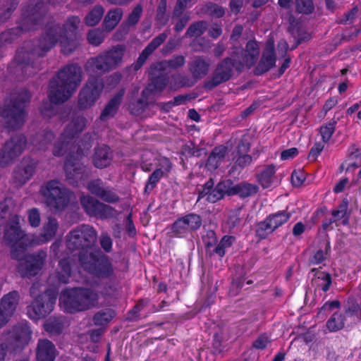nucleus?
<instances>
[{"label": "nucleus", "mask_w": 361, "mask_h": 361, "mask_svg": "<svg viewBox=\"0 0 361 361\" xmlns=\"http://www.w3.org/2000/svg\"><path fill=\"white\" fill-rule=\"evenodd\" d=\"M90 192L109 203H115L119 201V197L99 178L88 182L87 185Z\"/></svg>", "instance_id": "16"}, {"label": "nucleus", "mask_w": 361, "mask_h": 361, "mask_svg": "<svg viewBox=\"0 0 361 361\" xmlns=\"http://www.w3.org/2000/svg\"><path fill=\"white\" fill-rule=\"evenodd\" d=\"M208 27V23L205 20H199L192 23L188 27L185 33V37H200L201 36Z\"/></svg>", "instance_id": "40"}, {"label": "nucleus", "mask_w": 361, "mask_h": 361, "mask_svg": "<svg viewBox=\"0 0 361 361\" xmlns=\"http://www.w3.org/2000/svg\"><path fill=\"white\" fill-rule=\"evenodd\" d=\"M226 152L227 148L225 146L220 145L214 147L207 159L206 166L208 169H216L219 163L224 159Z\"/></svg>", "instance_id": "32"}, {"label": "nucleus", "mask_w": 361, "mask_h": 361, "mask_svg": "<svg viewBox=\"0 0 361 361\" xmlns=\"http://www.w3.org/2000/svg\"><path fill=\"white\" fill-rule=\"evenodd\" d=\"M18 0H4L0 6V25L6 22L17 8Z\"/></svg>", "instance_id": "36"}, {"label": "nucleus", "mask_w": 361, "mask_h": 361, "mask_svg": "<svg viewBox=\"0 0 361 361\" xmlns=\"http://www.w3.org/2000/svg\"><path fill=\"white\" fill-rule=\"evenodd\" d=\"M142 6L140 4H137L128 16L126 20L127 25L128 26H133L136 25L139 22V20L142 13Z\"/></svg>", "instance_id": "58"}, {"label": "nucleus", "mask_w": 361, "mask_h": 361, "mask_svg": "<svg viewBox=\"0 0 361 361\" xmlns=\"http://www.w3.org/2000/svg\"><path fill=\"white\" fill-rule=\"evenodd\" d=\"M190 231L197 230L202 225V217L196 214H188L182 216Z\"/></svg>", "instance_id": "47"}, {"label": "nucleus", "mask_w": 361, "mask_h": 361, "mask_svg": "<svg viewBox=\"0 0 361 361\" xmlns=\"http://www.w3.org/2000/svg\"><path fill=\"white\" fill-rule=\"evenodd\" d=\"M123 16V10L121 8H114L108 11L104 17L102 25L108 31L112 30L119 23Z\"/></svg>", "instance_id": "35"}, {"label": "nucleus", "mask_w": 361, "mask_h": 361, "mask_svg": "<svg viewBox=\"0 0 361 361\" xmlns=\"http://www.w3.org/2000/svg\"><path fill=\"white\" fill-rule=\"evenodd\" d=\"M60 303L71 314L91 309L98 304L99 295L91 288H78L64 290Z\"/></svg>", "instance_id": "6"}, {"label": "nucleus", "mask_w": 361, "mask_h": 361, "mask_svg": "<svg viewBox=\"0 0 361 361\" xmlns=\"http://www.w3.org/2000/svg\"><path fill=\"white\" fill-rule=\"evenodd\" d=\"M82 78V68L77 63L67 64L60 69L57 78H53L49 82L50 102L54 104L66 102L80 86Z\"/></svg>", "instance_id": "3"}, {"label": "nucleus", "mask_w": 361, "mask_h": 361, "mask_svg": "<svg viewBox=\"0 0 361 361\" xmlns=\"http://www.w3.org/2000/svg\"><path fill=\"white\" fill-rule=\"evenodd\" d=\"M59 271L56 272V277L60 283H68L71 274V265L68 260L62 259L59 262Z\"/></svg>", "instance_id": "43"}, {"label": "nucleus", "mask_w": 361, "mask_h": 361, "mask_svg": "<svg viewBox=\"0 0 361 361\" xmlns=\"http://www.w3.org/2000/svg\"><path fill=\"white\" fill-rule=\"evenodd\" d=\"M276 57L274 47H267L253 72L255 75H262L275 66Z\"/></svg>", "instance_id": "21"}, {"label": "nucleus", "mask_w": 361, "mask_h": 361, "mask_svg": "<svg viewBox=\"0 0 361 361\" xmlns=\"http://www.w3.org/2000/svg\"><path fill=\"white\" fill-rule=\"evenodd\" d=\"M258 186L247 182H242L238 184H234L231 180L229 184V195H238L241 198H246L255 195L258 192Z\"/></svg>", "instance_id": "25"}, {"label": "nucleus", "mask_w": 361, "mask_h": 361, "mask_svg": "<svg viewBox=\"0 0 361 361\" xmlns=\"http://www.w3.org/2000/svg\"><path fill=\"white\" fill-rule=\"evenodd\" d=\"M43 327L50 336H59L64 329V317H50L45 320Z\"/></svg>", "instance_id": "29"}, {"label": "nucleus", "mask_w": 361, "mask_h": 361, "mask_svg": "<svg viewBox=\"0 0 361 361\" xmlns=\"http://www.w3.org/2000/svg\"><path fill=\"white\" fill-rule=\"evenodd\" d=\"M29 224L32 227H38L41 222L40 213L37 208H32L27 212Z\"/></svg>", "instance_id": "61"}, {"label": "nucleus", "mask_w": 361, "mask_h": 361, "mask_svg": "<svg viewBox=\"0 0 361 361\" xmlns=\"http://www.w3.org/2000/svg\"><path fill=\"white\" fill-rule=\"evenodd\" d=\"M99 242L101 247L105 252H109L111 250L112 240L107 233H102L101 234L99 238Z\"/></svg>", "instance_id": "64"}, {"label": "nucleus", "mask_w": 361, "mask_h": 361, "mask_svg": "<svg viewBox=\"0 0 361 361\" xmlns=\"http://www.w3.org/2000/svg\"><path fill=\"white\" fill-rule=\"evenodd\" d=\"M113 159V153L106 145L99 146L95 148L93 156V164L98 169H104L110 165Z\"/></svg>", "instance_id": "24"}, {"label": "nucleus", "mask_w": 361, "mask_h": 361, "mask_svg": "<svg viewBox=\"0 0 361 361\" xmlns=\"http://www.w3.org/2000/svg\"><path fill=\"white\" fill-rule=\"evenodd\" d=\"M46 204L56 210H63L70 201L68 190L61 186L57 180H51L42 188Z\"/></svg>", "instance_id": "10"}, {"label": "nucleus", "mask_w": 361, "mask_h": 361, "mask_svg": "<svg viewBox=\"0 0 361 361\" xmlns=\"http://www.w3.org/2000/svg\"><path fill=\"white\" fill-rule=\"evenodd\" d=\"M167 2L166 0H160L157 8L156 20L165 25L168 22L166 16Z\"/></svg>", "instance_id": "54"}, {"label": "nucleus", "mask_w": 361, "mask_h": 361, "mask_svg": "<svg viewBox=\"0 0 361 361\" xmlns=\"http://www.w3.org/2000/svg\"><path fill=\"white\" fill-rule=\"evenodd\" d=\"M80 23L78 17L71 16L63 25L56 22L48 23L44 32L33 42L32 48L18 51L16 54V71H21L24 78L35 74L40 69L37 59L43 57L59 42L63 54L73 53L78 46L76 31Z\"/></svg>", "instance_id": "1"}, {"label": "nucleus", "mask_w": 361, "mask_h": 361, "mask_svg": "<svg viewBox=\"0 0 361 361\" xmlns=\"http://www.w3.org/2000/svg\"><path fill=\"white\" fill-rule=\"evenodd\" d=\"M171 231L176 235H183L190 231L182 217L177 219L172 224Z\"/></svg>", "instance_id": "60"}, {"label": "nucleus", "mask_w": 361, "mask_h": 361, "mask_svg": "<svg viewBox=\"0 0 361 361\" xmlns=\"http://www.w3.org/2000/svg\"><path fill=\"white\" fill-rule=\"evenodd\" d=\"M290 214L285 212H279L275 214L269 215V220L272 222L274 229H276L283 224L286 222L290 218Z\"/></svg>", "instance_id": "51"}, {"label": "nucleus", "mask_w": 361, "mask_h": 361, "mask_svg": "<svg viewBox=\"0 0 361 361\" xmlns=\"http://www.w3.org/2000/svg\"><path fill=\"white\" fill-rule=\"evenodd\" d=\"M164 172L161 169H156L149 177L147 183L145 186V190L147 192L151 191L156 186L157 183L159 179L163 177Z\"/></svg>", "instance_id": "59"}, {"label": "nucleus", "mask_w": 361, "mask_h": 361, "mask_svg": "<svg viewBox=\"0 0 361 361\" xmlns=\"http://www.w3.org/2000/svg\"><path fill=\"white\" fill-rule=\"evenodd\" d=\"M11 246V255L13 259L20 260L25 257L27 243L25 240L20 241L18 244H9Z\"/></svg>", "instance_id": "49"}, {"label": "nucleus", "mask_w": 361, "mask_h": 361, "mask_svg": "<svg viewBox=\"0 0 361 361\" xmlns=\"http://www.w3.org/2000/svg\"><path fill=\"white\" fill-rule=\"evenodd\" d=\"M104 13V8L100 5H96L87 14L85 18V23L87 26H94L101 20Z\"/></svg>", "instance_id": "41"}, {"label": "nucleus", "mask_w": 361, "mask_h": 361, "mask_svg": "<svg viewBox=\"0 0 361 361\" xmlns=\"http://www.w3.org/2000/svg\"><path fill=\"white\" fill-rule=\"evenodd\" d=\"M149 97H143L138 99L135 102H132L129 104V109L131 114L138 116L140 115L144 111L148 104Z\"/></svg>", "instance_id": "48"}, {"label": "nucleus", "mask_w": 361, "mask_h": 361, "mask_svg": "<svg viewBox=\"0 0 361 361\" xmlns=\"http://www.w3.org/2000/svg\"><path fill=\"white\" fill-rule=\"evenodd\" d=\"M66 246L71 251L92 248L97 242V233L95 229L86 224L77 226L66 236Z\"/></svg>", "instance_id": "8"}, {"label": "nucleus", "mask_w": 361, "mask_h": 361, "mask_svg": "<svg viewBox=\"0 0 361 361\" xmlns=\"http://www.w3.org/2000/svg\"><path fill=\"white\" fill-rule=\"evenodd\" d=\"M344 316L335 312L326 322V327L330 331H337L344 326Z\"/></svg>", "instance_id": "45"}, {"label": "nucleus", "mask_w": 361, "mask_h": 361, "mask_svg": "<svg viewBox=\"0 0 361 361\" xmlns=\"http://www.w3.org/2000/svg\"><path fill=\"white\" fill-rule=\"evenodd\" d=\"M80 204L86 213L90 216L106 219L112 215L113 208L111 206L99 202L92 196L81 197Z\"/></svg>", "instance_id": "15"}, {"label": "nucleus", "mask_w": 361, "mask_h": 361, "mask_svg": "<svg viewBox=\"0 0 361 361\" xmlns=\"http://www.w3.org/2000/svg\"><path fill=\"white\" fill-rule=\"evenodd\" d=\"M59 227L57 220L52 216H49L47 221L44 224L42 237L44 242L51 240L56 235Z\"/></svg>", "instance_id": "37"}, {"label": "nucleus", "mask_w": 361, "mask_h": 361, "mask_svg": "<svg viewBox=\"0 0 361 361\" xmlns=\"http://www.w3.org/2000/svg\"><path fill=\"white\" fill-rule=\"evenodd\" d=\"M99 257L87 250H81L79 252V262L81 267L90 273Z\"/></svg>", "instance_id": "38"}, {"label": "nucleus", "mask_w": 361, "mask_h": 361, "mask_svg": "<svg viewBox=\"0 0 361 361\" xmlns=\"http://www.w3.org/2000/svg\"><path fill=\"white\" fill-rule=\"evenodd\" d=\"M348 206V201L346 199H343L341 204L338 205V209L334 210L332 212V215L337 218V219L345 217L347 212Z\"/></svg>", "instance_id": "62"}, {"label": "nucleus", "mask_w": 361, "mask_h": 361, "mask_svg": "<svg viewBox=\"0 0 361 361\" xmlns=\"http://www.w3.org/2000/svg\"><path fill=\"white\" fill-rule=\"evenodd\" d=\"M66 178L71 183H75L82 178L85 166L79 162H67L64 166Z\"/></svg>", "instance_id": "31"}, {"label": "nucleus", "mask_w": 361, "mask_h": 361, "mask_svg": "<svg viewBox=\"0 0 361 361\" xmlns=\"http://www.w3.org/2000/svg\"><path fill=\"white\" fill-rule=\"evenodd\" d=\"M126 49L124 45L118 44L90 59L87 63V70L95 73L104 74L116 69L121 65Z\"/></svg>", "instance_id": "7"}, {"label": "nucleus", "mask_w": 361, "mask_h": 361, "mask_svg": "<svg viewBox=\"0 0 361 361\" xmlns=\"http://www.w3.org/2000/svg\"><path fill=\"white\" fill-rule=\"evenodd\" d=\"M190 20V17L188 14L185 13L183 16L180 18L176 19L175 22V26H174V30L176 32H181L185 27L187 25L188 22Z\"/></svg>", "instance_id": "63"}, {"label": "nucleus", "mask_w": 361, "mask_h": 361, "mask_svg": "<svg viewBox=\"0 0 361 361\" xmlns=\"http://www.w3.org/2000/svg\"><path fill=\"white\" fill-rule=\"evenodd\" d=\"M50 0H30L23 12L20 25L8 29L0 34V47L11 44L23 32L31 30L42 24L49 11Z\"/></svg>", "instance_id": "4"}, {"label": "nucleus", "mask_w": 361, "mask_h": 361, "mask_svg": "<svg viewBox=\"0 0 361 361\" xmlns=\"http://www.w3.org/2000/svg\"><path fill=\"white\" fill-rule=\"evenodd\" d=\"M167 37L168 33L166 31L154 37L140 54L137 61L134 64V70H139L145 63L149 56L166 39Z\"/></svg>", "instance_id": "20"}, {"label": "nucleus", "mask_w": 361, "mask_h": 361, "mask_svg": "<svg viewBox=\"0 0 361 361\" xmlns=\"http://www.w3.org/2000/svg\"><path fill=\"white\" fill-rule=\"evenodd\" d=\"M87 37L90 44L98 46L103 42L105 36L104 32L101 30L94 29L89 31Z\"/></svg>", "instance_id": "53"}, {"label": "nucleus", "mask_w": 361, "mask_h": 361, "mask_svg": "<svg viewBox=\"0 0 361 361\" xmlns=\"http://www.w3.org/2000/svg\"><path fill=\"white\" fill-rule=\"evenodd\" d=\"M85 125L86 118L85 117L82 116H74L62 133V137H66L68 140H72L84 130Z\"/></svg>", "instance_id": "26"}, {"label": "nucleus", "mask_w": 361, "mask_h": 361, "mask_svg": "<svg viewBox=\"0 0 361 361\" xmlns=\"http://www.w3.org/2000/svg\"><path fill=\"white\" fill-rule=\"evenodd\" d=\"M54 139V133L49 130L37 133L32 139V144L39 149H46Z\"/></svg>", "instance_id": "34"}, {"label": "nucleus", "mask_w": 361, "mask_h": 361, "mask_svg": "<svg viewBox=\"0 0 361 361\" xmlns=\"http://www.w3.org/2000/svg\"><path fill=\"white\" fill-rule=\"evenodd\" d=\"M205 11L214 18H221L225 15L224 8L213 2H208L205 4Z\"/></svg>", "instance_id": "56"}, {"label": "nucleus", "mask_w": 361, "mask_h": 361, "mask_svg": "<svg viewBox=\"0 0 361 361\" xmlns=\"http://www.w3.org/2000/svg\"><path fill=\"white\" fill-rule=\"evenodd\" d=\"M47 258V252L42 250L27 255L18 265V271L22 277L31 278L42 270Z\"/></svg>", "instance_id": "13"}, {"label": "nucleus", "mask_w": 361, "mask_h": 361, "mask_svg": "<svg viewBox=\"0 0 361 361\" xmlns=\"http://www.w3.org/2000/svg\"><path fill=\"white\" fill-rule=\"evenodd\" d=\"M27 144L23 134L16 135L8 140L0 151V166H6L12 163L23 152Z\"/></svg>", "instance_id": "12"}, {"label": "nucleus", "mask_w": 361, "mask_h": 361, "mask_svg": "<svg viewBox=\"0 0 361 361\" xmlns=\"http://www.w3.org/2000/svg\"><path fill=\"white\" fill-rule=\"evenodd\" d=\"M259 54V45L255 41H248L245 49L235 47L230 56L226 57L217 63L212 76L204 82L203 87L210 91L230 80L235 71L240 73L245 66L250 68L255 63Z\"/></svg>", "instance_id": "2"}, {"label": "nucleus", "mask_w": 361, "mask_h": 361, "mask_svg": "<svg viewBox=\"0 0 361 361\" xmlns=\"http://www.w3.org/2000/svg\"><path fill=\"white\" fill-rule=\"evenodd\" d=\"M330 243L329 242H326L325 245V250H323L322 249L317 250L314 255L310 258L309 262L310 264H318L322 262L325 259V255H327L330 252Z\"/></svg>", "instance_id": "55"}, {"label": "nucleus", "mask_w": 361, "mask_h": 361, "mask_svg": "<svg viewBox=\"0 0 361 361\" xmlns=\"http://www.w3.org/2000/svg\"><path fill=\"white\" fill-rule=\"evenodd\" d=\"M104 88L101 80L92 77L88 79L78 95V106L80 109H87L94 104Z\"/></svg>", "instance_id": "11"}, {"label": "nucleus", "mask_w": 361, "mask_h": 361, "mask_svg": "<svg viewBox=\"0 0 361 361\" xmlns=\"http://www.w3.org/2000/svg\"><path fill=\"white\" fill-rule=\"evenodd\" d=\"M30 98V92L22 89L13 91L5 99L1 116L7 128L16 130L23 125L26 116L25 109Z\"/></svg>", "instance_id": "5"}, {"label": "nucleus", "mask_w": 361, "mask_h": 361, "mask_svg": "<svg viewBox=\"0 0 361 361\" xmlns=\"http://www.w3.org/2000/svg\"><path fill=\"white\" fill-rule=\"evenodd\" d=\"M56 300V292L54 289L45 290L27 307L28 317L33 320L45 317L52 312Z\"/></svg>", "instance_id": "9"}, {"label": "nucleus", "mask_w": 361, "mask_h": 361, "mask_svg": "<svg viewBox=\"0 0 361 361\" xmlns=\"http://www.w3.org/2000/svg\"><path fill=\"white\" fill-rule=\"evenodd\" d=\"M296 11L308 15L313 13L314 6L312 0H295Z\"/></svg>", "instance_id": "50"}, {"label": "nucleus", "mask_w": 361, "mask_h": 361, "mask_svg": "<svg viewBox=\"0 0 361 361\" xmlns=\"http://www.w3.org/2000/svg\"><path fill=\"white\" fill-rule=\"evenodd\" d=\"M32 331L27 324L21 323L14 326L9 332L8 339L16 348L27 345L31 338Z\"/></svg>", "instance_id": "18"}, {"label": "nucleus", "mask_w": 361, "mask_h": 361, "mask_svg": "<svg viewBox=\"0 0 361 361\" xmlns=\"http://www.w3.org/2000/svg\"><path fill=\"white\" fill-rule=\"evenodd\" d=\"M90 274L99 279H105L114 275V269L109 259L102 256L98 257Z\"/></svg>", "instance_id": "23"}, {"label": "nucleus", "mask_w": 361, "mask_h": 361, "mask_svg": "<svg viewBox=\"0 0 361 361\" xmlns=\"http://www.w3.org/2000/svg\"><path fill=\"white\" fill-rule=\"evenodd\" d=\"M38 161L35 159L24 158L13 171V180L18 186L25 184L35 173Z\"/></svg>", "instance_id": "17"}, {"label": "nucleus", "mask_w": 361, "mask_h": 361, "mask_svg": "<svg viewBox=\"0 0 361 361\" xmlns=\"http://www.w3.org/2000/svg\"><path fill=\"white\" fill-rule=\"evenodd\" d=\"M211 61L203 56H196L188 64V71L192 78L199 80L204 78L209 73Z\"/></svg>", "instance_id": "19"}, {"label": "nucleus", "mask_w": 361, "mask_h": 361, "mask_svg": "<svg viewBox=\"0 0 361 361\" xmlns=\"http://www.w3.org/2000/svg\"><path fill=\"white\" fill-rule=\"evenodd\" d=\"M185 63V58L182 55H174L169 60H164L161 62L156 63L161 66V68L166 71L167 67L172 69H177L183 66Z\"/></svg>", "instance_id": "44"}, {"label": "nucleus", "mask_w": 361, "mask_h": 361, "mask_svg": "<svg viewBox=\"0 0 361 361\" xmlns=\"http://www.w3.org/2000/svg\"><path fill=\"white\" fill-rule=\"evenodd\" d=\"M19 302V294L13 290L5 295L1 300L0 310L10 317L14 314Z\"/></svg>", "instance_id": "27"}, {"label": "nucleus", "mask_w": 361, "mask_h": 361, "mask_svg": "<svg viewBox=\"0 0 361 361\" xmlns=\"http://www.w3.org/2000/svg\"><path fill=\"white\" fill-rule=\"evenodd\" d=\"M229 184L231 180H226L217 184V185L211 190L207 200L209 202L214 203L224 197L225 195H229Z\"/></svg>", "instance_id": "33"}, {"label": "nucleus", "mask_w": 361, "mask_h": 361, "mask_svg": "<svg viewBox=\"0 0 361 361\" xmlns=\"http://www.w3.org/2000/svg\"><path fill=\"white\" fill-rule=\"evenodd\" d=\"M160 65L153 63L148 71V77L150 82L142 91L143 97H150L155 92L163 91L169 83V77L166 71L161 68Z\"/></svg>", "instance_id": "14"}, {"label": "nucleus", "mask_w": 361, "mask_h": 361, "mask_svg": "<svg viewBox=\"0 0 361 361\" xmlns=\"http://www.w3.org/2000/svg\"><path fill=\"white\" fill-rule=\"evenodd\" d=\"M336 121H331L327 124L321 126L320 128V133L322 137V140L324 142H327L331 137L333 133L335 131V126L336 124Z\"/></svg>", "instance_id": "57"}, {"label": "nucleus", "mask_w": 361, "mask_h": 361, "mask_svg": "<svg viewBox=\"0 0 361 361\" xmlns=\"http://www.w3.org/2000/svg\"><path fill=\"white\" fill-rule=\"evenodd\" d=\"M272 226V222L269 220V216H267L264 221L257 224L256 235L261 239L266 238L269 233H272L275 230Z\"/></svg>", "instance_id": "46"}, {"label": "nucleus", "mask_w": 361, "mask_h": 361, "mask_svg": "<svg viewBox=\"0 0 361 361\" xmlns=\"http://www.w3.org/2000/svg\"><path fill=\"white\" fill-rule=\"evenodd\" d=\"M24 237V232L18 222H11L5 229L4 238L8 244H18L20 241L25 240Z\"/></svg>", "instance_id": "30"}, {"label": "nucleus", "mask_w": 361, "mask_h": 361, "mask_svg": "<svg viewBox=\"0 0 361 361\" xmlns=\"http://www.w3.org/2000/svg\"><path fill=\"white\" fill-rule=\"evenodd\" d=\"M275 173L276 169L273 164L266 166L262 172L257 175L258 182L264 188H269L272 183Z\"/></svg>", "instance_id": "39"}, {"label": "nucleus", "mask_w": 361, "mask_h": 361, "mask_svg": "<svg viewBox=\"0 0 361 361\" xmlns=\"http://www.w3.org/2000/svg\"><path fill=\"white\" fill-rule=\"evenodd\" d=\"M56 349L54 344L48 339H39L36 349L37 361H54Z\"/></svg>", "instance_id": "22"}, {"label": "nucleus", "mask_w": 361, "mask_h": 361, "mask_svg": "<svg viewBox=\"0 0 361 361\" xmlns=\"http://www.w3.org/2000/svg\"><path fill=\"white\" fill-rule=\"evenodd\" d=\"M115 316L112 309H104L97 312L93 317V322L97 326H103L108 324Z\"/></svg>", "instance_id": "42"}, {"label": "nucleus", "mask_w": 361, "mask_h": 361, "mask_svg": "<svg viewBox=\"0 0 361 361\" xmlns=\"http://www.w3.org/2000/svg\"><path fill=\"white\" fill-rule=\"evenodd\" d=\"M70 140H68V138H67L66 137H62L61 135L59 140L56 142H55L54 145V155L56 157H61L65 154L67 151V146Z\"/></svg>", "instance_id": "52"}, {"label": "nucleus", "mask_w": 361, "mask_h": 361, "mask_svg": "<svg viewBox=\"0 0 361 361\" xmlns=\"http://www.w3.org/2000/svg\"><path fill=\"white\" fill-rule=\"evenodd\" d=\"M123 95L124 90H121L109 101L101 113L99 118L102 121H106L116 114L121 103Z\"/></svg>", "instance_id": "28"}]
</instances>
